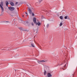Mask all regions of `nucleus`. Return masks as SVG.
<instances>
[{
  "label": "nucleus",
  "mask_w": 77,
  "mask_h": 77,
  "mask_svg": "<svg viewBox=\"0 0 77 77\" xmlns=\"http://www.w3.org/2000/svg\"><path fill=\"white\" fill-rule=\"evenodd\" d=\"M3 2H1V4H0V8L1 10H2V12L4 11L3 8Z\"/></svg>",
  "instance_id": "obj_1"
},
{
  "label": "nucleus",
  "mask_w": 77,
  "mask_h": 77,
  "mask_svg": "<svg viewBox=\"0 0 77 77\" xmlns=\"http://www.w3.org/2000/svg\"><path fill=\"white\" fill-rule=\"evenodd\" d=\"M8 8L11 11H14L15 10V8H14V7H8Z\"/></svg>",
  "instance_id": "obj_2"
},
{
  "label": "nucleus",
  "mask_w": 77,
  "mask_h": 77,
  "mask_svg": "<svg viewBox=\"0 0 77 77\" xmlns=\"http://www.w3.org/2000/svg\"><path fill=\"white\" fill-rule=\"evenodd\" d=\"M33 21L34 24L36 23V19L35 17H34L33 18Z\"/></svg>",
  "instance_id": "obj_3"
},
{
  "label": "nucleus",
  "mask_w": 77,
  "mask_h": 77,
  "mask_svg": "<svg viewBox=\"0 0 77 77\" xmlns=\"http://www.w3.org/2000/svg\"><path fill=\"white\" fill-rule=\"evenodd\" d=\"M37 62L38 63L40 64H41V63H42V62H45V61L44 60H42V61H40V60L37 61Z\"/></svg>",
  "instance_id": "obj_4"
},
{
  "label": "nucleus",
  "mask_w": 77,
  "mask_h": 77,
  "mask_svg": "<svg viewBox=\"0 0 77 77\" xmlns=\"http://www.w3.org/2000/svg\"><path fill=\"white\" fill-rule=\"evenodd\" d=\"M28 11L29 13L30 14H32V10H31V9L30 8H28Z\"/></svg>",
  "instance_id": "obj_5"
},
{
  "label": "nucleus",
  "mask_w": 77,
  "mask_h": 77,
  "mask_svg": "<svg viewBox=\"0 0 77 77\" xmlns=\"http://www.w3.org/2000/svg\"><path fill=\"white\" fill-rule=\"evenodd\" d=\"M10 5H11L12 6H14V2H10Z\"/></svg>",
  "instance_id": "obj_6"
},
{
  "label": "nucleus",
  "mask_w": 77,
  "mask_h": 77,
  "mask_svg": "<svg viewBox=\"0 0 77 77\" xmlns=\"http://www.w3.org/2000/svg\"><path fill=\"white\" fill-rule=\"evenodd\" d=\"M47 77H51V74H50V73H48V74Z\"/></svg>",
  "instance_id": "obj_7"
},
{
  "label": "nucleus",
  "mask_w": 77,
  "mask_h": 77,
  "mask_svg": "<svg viewBox=\"0 0 77 77\" xmlns=\"http://www.w3.org/2000/svg\"><path fill=\"white\" fill-rule=\"evenodd\" d=\"M5 3L6 4V6L7 7H8V5H9V2H8V1H6L5 2Z\"/></svg>",
  "instance_id": "obj_8"
},
{
  "label": "nucleus",
  "mask_w": 77,
  "mask_h": 77,
  "mask_svg": "<svg viewBox=\"0 0 77 77\" xmlns=\"http://www.w3.org/2000/svg\"><path fill=\"white\" fill-rule=\"evenodd\" d=\"M64 18L65 19H68V18H69V17H68V16H66L64 17Z\"/></svg>",
  "instance_id": "obj_9"
},
{
  "label": "nucleus",
  "mask_w": 77,
  "mask_h": 77,
  "mask_svg": "<svg viewBox=\"0 0 77 77\" xmlns=\"http://www.w3.org/2000/svg\"><path fill=\"white\" fill-rule=\"evenodd\" d=\"M66 64H65L64 66H63V67H62V69L63 70H64V69H65V66H66Z\"/></svg>",
  "instance_id": "obj_10"
},
{
  "label": "nucleus",
  "mask_w": 77,
  "mask_h": 77,
  "mask_svg": "<svg viewBox=\"0 0 77 77\" xmlns=\"http://www.w3.org/2000/svg\"><path fill=\"white\" fill-rule=\"evenodd\" d=\"M31 46H32V47H35V46H34V44H33V43H31Z\"/></svg>",
  "instance_id": "obj_11"
},
{
  "label": "nucleus",
  "mask_w": 77,
  "mask_h": 77,
  "mask_svg": "<svg viewBox=\"0 0 77 77\" xmlns=\"http://www.w3.org/2000/svg\"><path fill=\"white\" fill-rule=\"evenodd\" d=\"M62 22H60V26H62Z\"/></svg>",
  "instance_id": "obj_12"
},
{
  "label": "nucleus",
  "mask_w": 77,
  "mask_h": 77,
  "mask_svg": "<svg viewBox=\"0 0 77 77\" xmlns=\"http://www.w3.org/2000/svg\"><path fill=\"white\" fill-rule=\"evenodd\" d=\"M60 18L61 19V20H62L63 19V17H62V16H60Z\"/></svg>",
  "instance_id": "obj_13"
},
{
  "label": "nucleus",
  "mask_w": 77,
  "mask_h": 77,
  "mask_svg": "<svg viewBox=\"0 0 77 77\" xmlns=\"http://www.w3.org/2000/svg\"><path fill=\"white\" fill-rule=\"evenodd\" d=\"M41 25V23H39V22H38V26H40Z\"/></svg>",
  "instance_id": "obj_14"
},
{
  "label": "nucleus",
  "mask_w": 77,
  "mask_h": 77,
  "mask_svg": "<svg viewBox=\"0 0 77 77\" xmlns=\"http://www.w3.org/2000/svg\"><path fill=\"white\" fill-rule=\"evenodd\" d=\"M46 71H45V72H44V75H45V74H46Z\"/></svg>",
  "instance_id": "obj_15"
},
{
  "label": "nucleus",
  "mask_w": 77,
  "mask_h": 77,
  "mask_svg": "<svg viewBox=\"0 0 77 77\" xmlns=\"http://www.w3.org/2000/svg\"><path fill=\"white\" fill-rule=\"evenodd\" d=\"M32 15L33 17H34V16L35 15V14L33 13H32Z\"/></svg>",
  "instance_id": "obj_16"
},
{
  "label": "nucleus",
  "mask_w": 77,
  "mask_h": 77,
  "mask_svg": "<svg viewBox=\"0 0 77 77\" xmlns=\"http://www.w3.org/2000/svg\"><path fill=\"white\" fill-rule=\"evenodd\" d=\"M43 0H38L39 2H41Z\"/></svg>",
  "instance_id": "obj_17"
},
{
  "label": "nucleus",
  "mask_w": 77,
  "mask_h": 77,
  "mask_svg": "<svg viewBox=\"0 0 77 77\" xmlns=\"http://www.w3.org/2000/svg\"><path fill=\"white\" fill-rule=\"evenodd\" d=\"M19 29H20V30H22V28H18Z\"/></svg>",
  "instance_id": "obj_18"
},
{
  "label": "nucleus",
  "mask_w": 77,
  "mask_h": 77,
  "mask_svg": "<svg viewBox=\"0 0 77 77\" xmlns=\"http://www.w3.org/2000/svg\"><path fill=\"white\" fill-rule=\"evenodd\" d=\"M74 75L72 74V75L70 77H74Z\"/></svg>",
  "instance_id": "obj_19"
},
{
  "label": "nucleus",
  "mask_w": 77,
  "mask_h": 77,
  "mask_svg": "<svg viewBox=\"0 0 77 77\" xmlns=\"http://www.w3.org/2000/svg\"><path fill=\"white\" fill-rule=\"evenodd\" d=\"M18 3V2H16L15 3V5H17Z\"/></svg>",
  "instance_id": "obj_20"
},
{
  "label": "nucleus",
  "mask_w": 77,
  "mask_h": 77,
  "mask_svg": "<svg viewBox=\"0 0 77 77\" xmlns=\"http://www.w3.org/2000/svg\"><path fill=\"white\" fill-rule=\"evenodd\" d=\"M44 12H47V11L45 10H43Z\"/></svg>",
  "instance_id": "obj_21"
},
{
  "label": "nucleus",
  "mask_w": 77,
  "mask_h": 77,
  "mask_svg": "<svg viewBox=\"0 0 77 77\" xmlns=\"http://www.w3.org/2000/svg\"><path fill=\"white\" fill-rule=\"evenodd\" d=\"M49 26V25H48V24L47 25V27H48Z\"/></svg>",
  "instance_id": "obj_22"
},
{
  "label": "nucleus",
  "mask_w": 77,
  "mask_h": 77,
  "mask_svg": "<svg viewBox=\"0 0 77 77\" xmlns=\"http://www.w3.org/2000/svg\"><path fill=\"white\" fill-rule=\"evenodd\" d=\"M5 22H6V23H9V21H5Z\"/></svg>",
  "instance_id": "obj_23"
},
{
  "label": "nucleus",
  "mask_w": 77,
  "mask_h": 77,
  "mask_svg": "<svg viewBox=\"0 0 77 77\" xmlns=\"http://www.w3.org/2000/svg\"><path fill=\"white\" fill-rule=\"evenodd\" d=\"M32 26H33L34 24H33V23H32Z\"/></svg>",
  "instance_id": "obj_24"
},
{
  "label": "nucleus",
  "mask_w": 77,
  "mask_h": 77,
  "mask_svg": "<svg viewBox=\"0 0 77 77\" xmlns=\"http://www.w3.org/2000/svg\"><path fill=\"white\" fill-rule=\"evenodd\" d=\"M62 65V64H59V65H58V66L59 65V66H60V65Z\"/></svg>",
  "instance_id": "obj_25"
},
{
  "label": "nucleus",
  "mask_w": 77,
  "mask_h": 77,
  "mask_svg": "<svg viewBox=\"0 0 77 77\" xmlns=\"http://www.w3.org/2000/svg\"><path fill=\"white\" fill-rule=\"evenodd\" d=\"M26 14L27 15V12H25Z\"/></svg>",
  "instance_id": "obj_26"
},
{
  "label": "nucleus",
  "mask_w": 77,
  "mask_h": 77,
  "mask_svg": "<svg viewBox=\"0 0 77 77\" xmlns=\"http://www.w3.org/2000/svg\"><path fill=\"white\" fill-rule=\"evenodd\" d=\"M63 53V51H61V53Z\"/></svg>",
  "instance_id": "obj_27"
},
{
  "label": "nucleus",
  "mask_w": 77,
  "mask_h": 77,
  "mask_svg": "<svg viewBox=\"0 0 77 77\" xmlns=\"http://www.w3.org/2000/svg\"><path fill=\"white\" fill-rule=\"evenodd\" d=\"M20 21H23V20H21Z\"/></svg>",
  "instance_id": "obj_28"
},
{
  "label": "nucleus",
  "mask_w": 77,
  "mask_h": 77,
  "mask_svg": "<svg viewBox=\"0 0 77 77\" xmlns=\"http://www.w3.org/2000/svg\"><path fill=\"white\" fill-rule=\"evenodd\" d=\"M24 15H23V17H24Z\"/></svg>",
  "instance_id": "obj_29"
},
{
  "label": "nucleus",
  "mask_w": 77,
  "mask_h": 77,
  "mask_svg": "<svg viewBox=\"0 0 77 77\" xmlns=\"http://www.w3.org/2000/svg\"><path fill=\"white\" fill-rule=\"evenodd\" d=\"M38 24V23H37V25Z\"/></svg>",
  "instance_id": "obj_30"
},
{
  "label": "nucleus",
  "mask_w": 77,
  "mask_h": 77,
  "mask_svg": "<svg viewBox=\"0 0 77 77\" xmlns=\"http://www.w3.org/2000/svg\"><path fill=\"white\" fill-rule=\"evenodd\" d=\"M36 33H37V31L36 32Z\"/></svg>",
  "instance_id": "obj_31"
}]
</instances>
